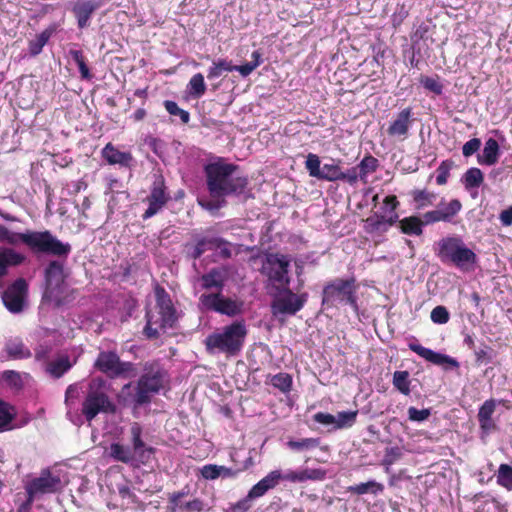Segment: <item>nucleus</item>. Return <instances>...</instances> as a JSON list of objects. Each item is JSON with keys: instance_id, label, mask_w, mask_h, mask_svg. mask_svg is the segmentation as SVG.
Here are the masks:
<instances>
[{"instance_id": "nucleus-1", "label": "nucleus", "mask_w": 512, "mask_h": 512, "mask_svg": "<svg viewBox=\"0 0 512 512\" xmlns=\"http://www.w3.org/2000/svg\"><path fill=\"white\" fill-rule=\"evenodd\" d=\"M236 166L223 162L210 163L205 167L206 183L209 197H199L198 204L208 210L215 211L226 203L225 197L244 192L248 180L235 175Z\"/></svg>"}, {"instance_id": "nucleus-2", "label": "nucleus", "mask_w": 512, "mask_h": 512, "mask_svg": "<svg viewBox=\"0 0 512 512\" xmlns=\"http://www.w3.org/2000/svg\"><path fill=\"white\" fill-rule=\"evenodd\" d=\"M0 243L13 246L23 243L34 253H43L58 257H67L71 252V245L69 243L60 241L48 230H27L19 233L11 231L1 224Z\"/></svg>"}, {"instance_id": "nucleus-3", "label": "nucleus", "mask_w": 512, "mask_h": 512, "mask_svg": "<svg viewBox=\"0 0 512 512\" xmlns=\"http://www.w3.org/2000/svg\"><path fill=\"white\" fill-rule=\"evenodd\" d=\"M246 335L244 322L235 321L209 334L204 344L209 354L224 353L235 356L241 351Z\"/></svg>"}, {"instance_id": "nucleus-4", "label": "nucleus", "mask_w": 512, "mask_h": 512, "mask_svg": "<svg viewBox=\"0 0 512 512\" xmlns=\"http://www.w3.org/2000/svg\"><path fill=\"white\" fill-rule=\"evenodd\" d=\"M156 305L147 311L144 333L148 338H157L161 332L171 328L177 317L169 294L161 287L155 289Z\"/></svg>"}, {"instance_id": "nucleus-5", "label": "nucleus", "mask_w": 512, "mask_h": 512, "mask_svg": "<svg viewBox=\"0 0 512 512\" xmlns=\"http://www.w3.org/2000/svg\"><path fill=\"white\" fill-rule=\"evenodd\" d=\"M326 472L323 469H302V470H288L281 473L280 470L271 471L257 484H255L249 491V498H258L263 496L268 490L274 488L280 480L289 481L292 483H301L307 480H323Z\"/></svg>"}, {"instance_id": "nucleus-6", "label": "nucleus", "mask_w": 512, "mask_h": 512, "mask_svg": "<svg viewBox=\"0 0 512 512\" xmlns=\"http://www.w3.org/2000/svg\"><path fill=\"white\" fill-rule=\"evenodd\" d=\"M167 382V372L158 362L146 363L138 380L133 402L138 406L149 403L152 395L164 388Z\"/></svg>"}, {"instance_id": "nucleus-7", "label": "nucleus", "mask_w": 512, "mask_h": 512, "mask_svg": "<svg viewBox=\"0 0 512 512\" xmlns=\"http://www.w3.org/2000/svg\"><path fill=\"white\" fill-rule=\"evenodd\" d=\"M67 484L65 474L58 469L46 468L25 484L27 501L33 502L48 494L60 492Z\"/></svg>"}, {"instance_id": "nucleus-8", "label": "nucleus", "mask_w": 512, "mask_h": 512, "mask_svg": "<svg viewBox=\"0 0 512 512\" xmlns=\"http://www.w3.org/2000/svg\"><path fill=\"white\" fill-rule=\"evenodd\" d=\"M64 266L59 261H51L45 269L46 288L44 298L61 306L70 301L69 288L65 282Z\"/></svg>"}, {"instance_id": "nucleus-9", "label": "nucleus", "mask_w": 512, "mask_h": 512, "mask_svg": "<svg viewBox=\"0 0 512 512\" xmlns=\"http://www.w3.org/2000/svg\"><path fill=\"white\" fill-rule=\"evenodd\" d=\"M291 258L288 255L270 253L266 255L262 264V274L277 290L287 289L290 284L289 266Z\"/></svg>"}, {"instance_id": "nucleus-10", "label": "nucleus", "mask_w": 512, "mask_h": 512, "mask_svg": "<svg viewBox=\"0 0 512 512\" xmlns=\"http://www.w3.org/2000/svg\"><path fill=\"white\" fill-rule=\"evenodd\" d=\"M349 304L354 311L358 310L355 279H335L323 289V303L334 305L335 303Z\"/></svg>"}, {"instance_id": "nucleus-11", "label": "nucleus", "mask_w": 512, "mask_h": 512, "mask_svg": "<svg viewBox=\"0 0 512 512\" xmlns=\"http://www.w3.org/2000/svg\"><path fill=\"white\" fill-rule=\"evenodd\" d=\"M202 309L234 317L243 312L244 303L237 298H231L222 293H203L199 297Z\"/></svg>"}, {"instance_id": "nucleus-12", "label": "nucleus", "mask_w": 512, "mask_h": 512, "mask_svg": "<svg viewBox=\"0 0 512 512\" xmlns=\"http://www.w3.org/2000/svg\"><path fill=\"white\" fill-rule=\"evenodd\" d=\"M450 263L462 273H471L476 269L477 256L460 239L450 237Z\"/></svg>"}, {"instance_id": "nucleus-13", "label": "nucleus", "mask_w": 512, "mask_h": 512, "mask_svg": "<svg viewBox=\"0 0 512 512\" xmlns=\"http://www.w3.org/2000/svg\"><path fill=\"white\" fill-rule=\"evenodd\" d=\"M95 366L111 377L129 376L134 372L133 364L120 361L118 355L114 352H100Z\"/></svg>"}, {"instance_id": "nucleus-14", "label": "nucleus", "mask_w": 512, "mask_h": 512, "mask_svg": "<svg viewBox=\"0 0 512 512\" xmlns=\"http://www.w3.org/2000/svg\"><path fill=\"white\" fill-rule=\"evenodd\" d=\"M115 411V405L108 396L101 391L91 390L82 405V413L88 421H91L97 414L110 413Z\"/></svg>"}, {"instance_id": "nucleus-15", "label": "nucleus", "mask_w": 512, "mask_h": 512, "mask_svg": "<svg viewBox=\"0 0 512 512\" xmlns=\"http://www.w3.org/2000/svg\"><path fill=\"white\" fill-rule=\"evenodd\" d=\"M305 167L311 177L326 181H338L341 167L335 163H325L321 166L318 155L309 153L306 157Z\"/></svg>"}, {"instance_id": "nucleus-16", "label": "nucleus", "mask_w": 512, "mask_h": 512, "mask_svg": "<svg viewBox=\"0 0 512 512\" xmlns=\"http://www.w3.org/2000/svg\"><path fill=\"white\" fill-rule=\"evenodd\" d=\"M28 285L22 278L17 279L2 294L5 307L11 313L17 314L23 311Z\"/></svg>"}, {"instance_id": "nucleus-17", "label": "nucleus", "mask_w": 512, "mask_h": 512, "mask_svg": "<svg viewBox=\"0 0 512 512\" xmlns=\"http://www.w3.org/2000/svg\"><path fill=\"white\" fill-rule=\"evenodd\" d=\"M285 290V294L275 298L272 302L271 308L274 315H294L302 309L307 300V294L298 295L288 290V288Z\"/></svg>"}, {"instance_id": "nucleus-18", "label": "nucleus", "mask_w": 512, "mask_h": 512, "mask_svg": "<svg viewBox=\"0 0 512 512\" xmlns=\"http://www.w3.org/2000/svg\"><path fill=\"white\" fill-rule=\"evenodd\" d=\"M169 200L170 195L166 191L164 181L162 179L154 181L150 194L146 198L148 208L142 218L146 220L158 214Z\"/></svg>"}, {"instance_id": "nucleus-19", "label": "nucleus", "mask_w": 512, "mask_h": 512, "mask_svg": "<svg viewBox=\"0 0 512 512\" xmlns=\"http://www.w3.org/2000/svg\"><path fill=\"white\" fill-rule=\"evenodd\" d=\"M358 411H342L337 415L318 412L314 415V420L323 425H333L335 429L351 427L357 418Z\"/></svg>"}, {"instance_id": "nucleus-20", "label": "nucleus", "mask_w": 512, "mask_h": 512, "mask_svg": "<svg viewBox=\"0 0 512 512\" xmlns=\"http://www.w3.org/2000/svg\"><path fill=\"white\" fill-rule=\"evenodd\" d=\"M132 451L137 457V463L146 464L149 462L154 448L147 446L142 440V427L134 422L130 427Z\"/></svg>"}, {"instance_id": "nucleus-21", "label": "nucleus", "mask_w": 512, "mask_h": 512, "mask_svg": "<svg viewBox=\"0 0 512 512\" xmlns=\"http://www.w3.org/2000/svg\"><path fill=\"white\" fill-rule=\"evenodd\" d=\"M101 3L98 0H77L72 8L77 24L80 29L89 25V20L92 14L100 7Z\"/></svg>"}, {"instance_id": "nucleus-22", "label": "nucleus", "mask_w": 512, "mask_h": 512, "mask_svg": "<svg viewBox=\"0 0 512 512\" xmlns=\"http://www.w3.org/2000/svg\"><path fill=\"white\" fill-rule=\"evenodd\" d=\"M102 157L111 165H119L125 168H131L135 163L130 152L120 151L111 143L106 144L102 149Z\"/></svg>"}, {"instance_id": "nucleus-23", "label": "nucleus", "mask_w": 512, "mask_h": 512, "mask_svg": "<svg viewBox=\"0 0 512 512\" xmlns=\"http://www.w3.org/2000/svg\"><path fill=\"white\" fill-rule=\"evenodd\" d=\"M202 288L206 290L215 289V293H222L227 281V272L224 269L214 268L200 278Z\"/></svg>"}, {"instance_id": "nucleus-24", "label": "nucleus", "mask_w": 512, "mask_h": 512, "mask_svg": "<svg viewBox=\"0 0 512 512\" xmlns=\"http://www.w3.org/2000/svg\"><path fill=\"white\" fill-rule=\"evenodd\" d=\"M411 108H405L398 113L397 117L392 121L388 127V134L390 136L406 137L411 126Z\"/></svg>"}, {"instance_id": "nucleus-25", "label": "nucleus", "mask_w": 512, "mask_h": 512, "mask_svg": "<svg viewBox=\"0 0 512 512\" xmlns=\"http://www.w3.org/2000/svg\"><path fill=\"white\" fill-rule=\"evenodd\" d=\"M383 207L381 208V215H377V220L374 222L376 227H379L382 223H387L388 225H392L396 219L397 215L395 214V209L398 206V201L396 196L391 195L385 197L383 201Z\"/></svg>"}, {"instance_id": "nucleus-26", "label": "nucleus", "mask_w": 512, "mask_h": 512, "mask_svg": "<svg viewBox=\"0 0 512 512\" xmlns=\"http://www.w3.org/2000/svg\"><path fill=\"white\" fill-rule=\"evenodd\" d=\"M500 148L496 139L489 138L484 144V148L477 156L478 163L480 165L491 166L494 165L499 158Z\"/></svg>"}, {"instance_id": "nucleus-27", "label": "nucleus", "mask_w": 512, "mask_h": 512, "mask_svg": "<svg viewBox=\"0 0 512 512\" xmlns=\"http://www.w3.org/2000/svg\"><path fill=\"white\" fill-rule=\"evenodd\" d=\"M174 509L188 510L190 512H201L203 510V503L192 496L185 493H178L171 499Z\"/></svg>"}, {"instance_id": "nucleus-28", "label": "nucleus", "mask_w": 512, "mask_h": 512, "mask_svg": "<svg viewBox=\"0 0 512 512\" xmlns=\"http://www.w3.org/2000/svg\"><path fill=\"white\" fill-rule=\"evenodd\" d=\"M108 454L111 458L116 461L125 463V464H138L137 457L131 450V448L126 447L119 443H112L109 447Z\"/></svg>"}, {"instance_id": "nucleus-29", "label": "nucleus", "mask_w": 512, "mask_h": 512, "mask_svg": "<svg viewBox=\"0 0 512 512\" xmlns=\"http://www.w3.org/2000/svg\"><path fill=\"white\" fill-rule=\"evenodd\" d=\"M5 352L8 357L12 359H27L32 355L30 349L26 347L23 341L19 338L7 340L5 343Z\"/></svg>"}, {"instance_id": "nucleus-30", "label": "nucleus", "mask_w": 512, "mask_h": 512, "mask_svg": "<svg viewBox=\"0 0 512 512\" xmlns=\"http://www.w3.org/2000/svg\"><path fill=\"white\" fill-rule=\"evenodd\" d=\"M409 348L423 359L437 365L448 363V356L437 353L429 348H426L418 343H409Z\"/></svg>"}, {"instance_id": "nucleus-31", "label": "nucleus", "mask_w": 512, "mask_h": 512, "mask_svg": "<svg viewBox=\"0 0 512 512\" xmlns=\"http://www.w3.org/2000/svg\"><path fill=\"white\" fill-rule=\"evenodd\" d=\"M53 34V29H45L31 39L28 44V52L31 57H35L42 52L43 47L48 43Z\"/></svg>"}, {"instance_id": "nucleus-32", "label": "nucleus", "mask_w": 512, "mask_h": 512, "mask_svg": "<svg viewBox=\"0 0 512 512\" xmlns=\"http://www.w3.org/2000/svg\"><path fill=\"white\" fill-rule=\"evenodd\" d=\"M383 490H384V485L375 480H369L365 483L355 484L348 488V491H350L351 493L356 494V495H364V494L378 495V494L382 493Z\"/></svg>"}, {"instance_id": "nucleus-33", "label": "nucleus", "mask_w": 512, "mask_h": 512, "mask_svg": "<svg viewBox=\"0 0 512 512\" xmlns=\"http://www.w3.org/2000/svg\"><path fill=\"white\" fill-rule=\"evenodd\" d=\"M71 367L72 364L70 363L67 356H60L54 361H49L47 364H45L46 372L55 378L61 377Z\"/></svg>"}, {"instance_id": "nucleus-34", "label": "nucleus", "mask_w": 512, "mask_h": 512, "mask_svg": "<svg viewBox=\"0 0 512 512\" xmlns=\"http://www.w3.org/2000/svg\"><path fill=\"white\" fill-rule=\"evenodd\" d=\"M484 181V175L479 168H469L462 176L461 182L467 190L478 188Z\"/></svg>"}, {"instance_id": "nucleus-35", "label": "nucleus", "mask_w": 512, "mask_h": 512, "mask_svg": "<svg viewBox=\"0 0 512 512\" xmlns=\"http://www.w3.org/2000/svg\"><path fill=\"white\" fill-rule=\"evenodd\" d=\"M399 224L403 233L415 236L422 233V227L424 225L422 219L416 216L406 217L402 219Z\"/></svg>"}, {"instance_id": "nucleus-36", "label": "nucleus", "mask_w": 512, "mask_h": 512, "mask_svg": "<svg viewBox=\"0 0 512 512\" xmlns=\"http://www.w3.org/2000/svg\"><path fill=\"white\" fill-rule=\"evenodd\" d=\"M287 447L295 452L310 451L320 445L319 438H302L298 440H289L286 443Z\"/></svg>"}, {"instance_id": "nucleus-37", "label": "nucleus", "mask_w": 512, "mask_h": 512, "mask_svg": "<svg viewBox=\"0 0 512 512\" xmlns=\"http://www.w3.org/2000/svg\"><path fill=\"white\" fill-rule=\"evenodd\" d=\"M0 257L5 263L7 269L9 266H17L22 264L26 259L23 254L15 251L12 248L6 247H0Z\"/></svg>"}, {"instance_id": "nucleus-38", "label": "nucleus", "mask_w": 512, "mask_h": 512, "mask_svg": "<svg viewBox=\"0 0 512 512\" xmlns=\"http://www.w3.org/2000/svg\"><path fill=\"white\" fill-rule=\"evenodd\" d=\"M188 92L193 98H200L206 91V84L204 82V76L201 73H197L192 76L188 86Z\"/></svg>"}, {"instance_id": "nucleus-39", "label": "nucleus", "mask_w": 512, "mask_h": 512, "mask_svg": "<svg viewBox=\"0 0 512 512\" xmlns=\"http://www.w3.org/2000/svg\"><path fill=\"white\" fill-rule=\"evenodd\" d=\"M232 71H234V65H232L230 61L218 59L214 61L213 65L209 68L207 77L214 79L220 77L224 72Z\"/></svg>"}, {"instance_id": "nucleus-40", "label": "nucleus", "mask_w": 512, "mask_h": 512, "mask_svg": "<svg viewBox=\"0 0 512 512\" xmlns=\"http://www.w3.org/2000/svg\"><path fill=\"white\" fill-rule=\"evenodd\" d=\"M14 415L13 408L0 400V432L11 429Z\"/></svg>"}, {"instance_id": "nucleus-41", "label": "nucleus", "mask_w": 512, "mask_h": 512, "mask_svg": "<svg viewBox=\"0 0 512 512\" xmlns=\"http://www.w3.org/2000/svg\"><path fill=\"white\" fill-rule=\"evenodd\" d=\"M378 167V160L371 156H365L359 165H357V168H359V172L361 174V180L366 182V178L369 174L376 171Z\"/></svg>"}, {"instance_id": "nucleus-42", "label": "nucleus", "mask_w": 512, "mask_h": 512, "mask_svg": "<svg viewBox=\"0 0 512 512\" xmlns=\"http://www.w3.org/2000/svg\"><path fill=\"white\" fill-rule=\"evenodd\" d=\"M262 63L261 53L254 51L252 53V61L243 65L234 66V71H238L243 77L250 75Z\"/></svg>"}, {"instance_id": "nucleus-43", "label": "nucleus", "mask_w": 512, "mask_h": 512, "mask_svg": "<svg viewBox=\"0 0 512 512\" xmlns=\"http://www.w3.org/2000/svg\"><path fill=\"white\" fill-rule=\"evenodd\" d=\"M393 385L403 394L410 393V381L408 371H396L393 375Z\"/></svg>"}, {"instance_id": "nucleus-44", "label": "nucleus", "mask_w": 512, "mask_h": 512, "mask_svg": "<svg viewBox=\"0 0 512 512\" xmlns=\"http://www.w3.org/2000/svg\"><path fill=\"white\" fill-rule=\"evenodd\" d=\"M497 483L508 490H512V466L501 464L497 473Z\"/></svg>"}, {"instance_id": "nucleus-45", "label": "nucleus", "mask_w": 512, "mask_h": 512, "mask_svg": "<svg viewBox=\"0 0 512 512\" xmlns=\"http://www.w3.org/2000/svg\"><path fill=\"white\" fill-rule=\"evenodd\" d=\"M505 403H506L505 400H495V399L486 400L479 408L478 415H477L478 419H484V418L492 419V415L495 412L496 405L497 404L505 405Z\"/></svg>"}, {"instance_id": "nucleus-46", "label": "nucleus", "mask_w": 512, "mask_h": 512, "mask_svg": "<svg viewBox=\"0 0 512 512\" xmlns=\"http://www.w3.org/2000/svg\"><path fill=\"white\" fill-rule=\"evenodd\" d=\"M271 384L282 392H288L292 386V378L287 373H278L271 378Z\"/></svg>"}, {"instance_id": "nucleus-47", "label": "nucleus", "mask_w": 512, "mask_h": 512, "mask_svg": "<svg viewBox=\"0 0 512 512\" xmlns=\"http://www.w3.org/2000/svg\"><path fill=\"white\" fill-rule=\"evenodd\" d=\"M448 217V208L436 209L433 211L426 212L422 216L424 225L432 224L439 221H446Z\"/></svg>"}, {"instance_id": "nucleus-48", "label": "nucleus", "mask_w": 512, "mask_h": 512, "mask_svg": "<svg viewBox=\"0 0 512 512\" xmlns=\"http://www.w3.org/2000/svg\"><path fill=\"white\" fill-rule=\"evenodd\" d=\"M413 200L417 209H422L435 200V195L424 190L413 192Z\"/></svg>"}, {"instance_id": "nucleus-49", "label": "nucleus", "mask_w": 512, "mask_h": 512, "mask_svg": "<svg viewBox=\"0 0 512 512\" xmlns=\"http://www.w3.org/2000/svg\"><path fill=\"white\" fill-rule=\"evenodd\" d=\"M164 106L167 112L173 116H179L183 123H188L190 120V114L188 111L181 109L176 102L166 100Z\"/></svg>"}, {"instance_id": "nucleus-50", "label": "nucleus", "mask_w": 512, "mask_h": 512, "mask_svg": "<svg viewBox=\"0 0 512 512\" xmlns=\"http://www.w3.org/2000/svg\"><path fill=\"white\" fill-rule=\"evenodd\" d=\"M35 360L37 362H41L43 364H47L49 362L52 346L48 343H41L35 349Z\"/></svg>"}, {"instance_id": "nucleus-51", "label": "nucleus", "mask_w": 512, "mask_h": 512, "mask_svg": "<svg viewBox=\"0 0 512 512\" xmlns=\"http://www.w3.org/2000/svg\"><path fill=\"white\" fill-rule=\"evenodd\" d=\"M2 379L12 388L22 387L21 375L14 370H6L2 373Z\"/></svg>"}, {"instance_id": "nucleus-52", "label": "nucleus", "mask_w": 512, "mask_h": 512, "mask_svg": "<svg viewBox=\"0 0 512 512\" xmlns=\"http://www.w3.org/2000/svg\"><path fill=\"white\" fill-rule=\"evenodd\" d=\"M359 179L361 180V174H360L359 168H357V166L352 167L345 172H343L342 169L340 170V179L339 180L346 181L349 184L353 185Z\"/></svg>"}, {"instance_id": "nucleus-53", "label": "nucleus", "mask_w": 512, "mask_h": 512, "mask_svg": "<svg viewBox=\"0 0 512 512\" xmlns=\"http://www.w3.org/2000/svg\"><path fill=\"white\" fill-rule=\"evenodd\" d=\"M400 456H401V452H400L399 448L392 447V448L387 449L386 455L382 461V464L386 468V472H389L390 466H392L394 464V462L400 458Z\"/></svg>"}, {"instance_id": "nucleus-54", "label": "nucleus", "mask_w": 512, "mask_h": 512, "mask_svg": "<svg viewBox=\"0 0 512 512\" xmlns=\"http://www.w3.org/2000/svg\"><path fill=\"white\" fill-rule=\"evenodd\" d=\"M431 320L436 324H444L448 321V310L445 306H437L431 312Z\"/></svg>"}, {"instance_id": "nucleus-55", "label": "nucleus", "mask_w": 512, "mask_h": 512, "mask_svg": "<svg viewBox=\"0 0 512 512\" xmlns=\"http://www.w3.org/2000/svg\"><path fill=\"white\" fill-rule=\"evenodd\" d=\"M201 476L206 480H215L220 478L219 465L207 464L200 470Z\"/></svg>"}, {"instance_id": "nucleus-56", "label": "nucleus", "mask_w": 512, "mask_h": 512, "mask_svg": "<svg viewBox=\"0 0 512 512\" xmlns=\"http://www.w3.org/2000/svg\"><path fill=\"white\" fill-rule=\"evenodd\" d=\"M430 416V411L428 409L418 410L415 407H410L408 409V418L414 422H422L425 421Z\"/></svg>"}, {"instance_id": "nucleus-57", "label": "nucleus", "mask_w": 512, "mask_h": 512, "mask_svg": "<svg viewBox=\"0 0 512 512\" xmlns=\"http://www.w3.org/2000/svg\"><path fill=\"white\" fill-rule=\"evenodd\" d=\"M481 146V141L478 138H472L467 141L462 148V153L464 156L469 157L476 153Z\"/></svg>"}, {"instance_id": "nucleus-58", "label": "nucleus", "mask_w": 512, "mask_h": 512, "mask_svg": "<svg viewBox=\"0 0 512 512\" xmlns=\"http://www.w3.org/2000/svg\"><path fill=\"white\" fill-rule=\"evenodd\" d=\"M421 83L423 86L430 90L431 92L435 94H440L442 92L443 86L440 84L438 79L432 78V77H425L421 80Z\"/></svg>"}, {"instance_id": "nucleus-59", "label": "nucleus", "mask_w": 512, "mask_h": 512, "mask_svg": "<svg viewBox=\"0 0 512 512\" xmlns=\"http://www.w3.org/2000/svg\"><path fill=\"white\" fill-rule=\"evenodd\" d=\"M218 241H219V239H213V240L203 239V240L198 241L195 246L194 252H193V257L199 258L205 252L207 245H213L214 243H216Z\"/></svg>"}, {"instance_id": "nucleus-60", "label": "nucleus", "mask_w": 512, "mask_h": 512, "mask_svg": "<svg viewBox=\"0 0 512 512\" xmlns=\"http://www.w3.org/2000/svg\"><path fill=\"white\" fill-rule=\"evenodd\" d=\"M447 179H448V166L446 165V162L443 161L437 170V175L435 177V181L438 185H444V184H446Z\"/></svg>"}, {"instance_id": "nucleus-61", "label": "nucleus", "mask_w": 512, "mask_h": 512, "mask_svg": "<svg viewBox=\"0 0 512 512\" xmlns=\"http://www.w3.org/2000/svg\"><path fill=\"white\" fill-rule=\"evenodd\" d=\"M499 219L504 226L512 225V206L500 213Z\"/></svg>"}, {"instance_id": "nucleus-62", "label": "nucleus", "mask_w": 512, "mask_h": 512, "mask_svg": "<svg viewBox=\"0 0 512 512\" xmlns=\"http://www.w3.org/2000/svg\"><path fill=\"white\" fill-rule=\"evenodd\" d=\"M480 428L483 432L489 433L496 428V424L493 419H478Z\"/></svg>"}, {"instance_id": "nucleus-63", "label": "nucleus", "mask_w": 512, "mask_h": 512, "mask_svg": "<svg viewBox=\"0 0 512 512\" xmlns=\"http://www.w3.org/2000/svg\"><path fill=\"white\" fill-rule=\"evenodd\" d=\"M238 472L239 470H233L231 468L219 465L220 478H234Z\"/></svg>"}, {"instance_id": "nucleus-64", "label": "nucleus", "mask_w": 512, "mask_h": 512, "mask_svg": "<svg viewBox=\"0 0 512 512\" xmlns=\"http://www.w3.org/2000/svg\"><path fill=\"white\" fill-rule=\"evenodd\" d=\"M77 66H78V69H79L82 79H86V80L91 79L92 75L90 73L88 66L85 63V59L82 61H79V63H77Z\"/></svg>"}]
</instances>
